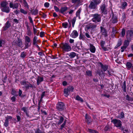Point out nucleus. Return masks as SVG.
Here are the masks:
<instances>
[{"label":"nucleus","instance_id":"6ab92c4d","mask_svg":"<svg viewBox=\"0 0 133 133\" xmlns=\"http://www.w3.org/2000/svg\"><path fill=\"white\" fill-rule=\"evenodd\" d=\"M85 118L87 119L85 121L88 123H89L91 122V120H90V117L88 116L87 114H86Z\"/></svg>","mask_w":133,"mask_h":133},{"label":"nucleus","instance_id":"2f4dec72","mask_svg":"<svg viewBox=\"0 0 133 133\" xmlns=\"http://www.w3.org/2000/svg\"><path fill=\"white\" fill-rule=\"evenodd\" d=\"M64 120V118L62 117H61L60 118V119L59 121V122L58 123V125L61 124L63 122Z\"/></svg>","mask_w":133,"mask_h":133},{"label":"nucleus","instance_id":"0e129e2a","mask_svg":"<svg viewBox=\"0 0 133 133\" xmlns=\"http://www.w3.org/2000/svg\"><path fill=\"white\" fill-rule=\"evenodd\" d=\"M85 35L88 38H89L90 37V36L89 34L87 33H86L85 34Z\"/></svg>","mask_w":133,"mask_h":133},{"label":"nucleus","instance_id":"a18cd8bd","mask_svg":"<svg viewBox=\"0 0 133 133\" xmlns=\"http://www.w3.org/2000/svg\"><path fill=\"white\" fill-rule=\"evenodd\" d=\"M20 11L21 12L24 14H26L27 13L26 11H25L24 10L22 9H21L20 10Z\"/></svg>","mask_w":133,"mask_h":133},{"label":"nucleus","instance_id":"f704fd0d","mask_svg":"<svg viewBox=\"0 0 133 133\" xmlns=\"http://www.w3.org/2000/svg\"><path fill=\"white\" fill-rule=\"evenodd\" d=\"M68 89L69 90V92L70 91L72 92L73 91L74 88L70 86L68 88Z\"/></svg>","mask_w":133,"mask_h":133},{"label":"nucleus","instance_id":"2eb2a0df","mask_svg":"<svg viewBox=\"0 0 133 133\" xmlns=\"http://www.w3.org/2000/svg\"><path fill=\"white\" fill-rule=\"evenodd\" d=\"M43 80V77H40L39 76L38 77L37 80V85H39L40 83L42 82Z\"/></svg>","mask_w":133,"mask_h":133},{"label":"nucleus","instance_id":"9d476101","mask_svg":"<svg viewBox=\"0 0 133 133\" xmlns=\"http://www.w3.org/2000/svg\"><path fill=\"white\" fill-rule=\"evenodd\" d=\"M78 36V33L76 30H74L70 35L73 38H76Z\"/></svg>","mask_w":133,"mask_h":133},{"label":"nucleus","instance_id":"e2e57ef3","mask_svg":"<svg viewBox=\"0 0 133 133\" xmlns=\"http://www.w3.org/2000/svg\"><path fill=\"white\" fill-rule=\"evenodd\" d=\"M22 94V91H21V90L19 89V96H21V94Z\"/></svg>","mask_w":133,"mask_h":133},{"label":"nucleus","instance_id":"4c0bfd02","mask_svg":"<svg viewBox=\"0 0 133 133\" xmlns=\"http://www.w3.org/2000/svg\"><path fill=\"white\" fill-rule=\"evenodd\" d=\"M10 26V24L9 23V21H7L5 24V28H9Z\"/></svg>","mask_w":133,"mask_h":133},{"label":"nucleus","instance_id":"9b49d317","mask_svg":"<svg viewBox=\"0 0 133 133\" xmlns=\"http://www.w3.org/2000/svg\"><path fill=\"white\" fill-rule=\"evenodd\" d=\"M1 10L3 12H5L7 13H9L10 11V9L9 7L7 6L3 8H2Z\"/></svg>","mask_w":133,"mask_h":133},{"label":"nucleus","instance_id":"680f3d73","mask_svg":"<svg viewBox=\"0 0 133 133\" xmlns=\"http://www.w3.org/2000/svg\"><path fill=\"white\" fill-rule=\"evenodd\" d=\"M63 86H65L67 84V82L65 81H64L63 82Z\"/></svg>","mask_w":133,"mask_h":133},{"label":"nucleus","instance_id":"e433bc0d","mask_svg":"<svg viewBox=\"0 0 133 133\" xmlns=\"http://www.w3.org/2000/svg\"><path fill=\"white\" fill-rule=\"evenodd\" d=\"M66 122V120H65L63 123L61 125V129H62L64 127Z\"/></svg>","mask_w":133,"mask_h":133},{"label":"nucleus","instance_id":"1a4fd4ad","mask_svg":"<svg viewBox=\"0 0 133 133\" xmlns=\"http://www.w3.org/2000/svg\"><path fill=\"white\" fill-rule=\"evenodd\" d=\"M9 6L10 8L13 9H17L18 7V4L17 3L14 4L12 2H11L10 3Z\"/></svg>","mask_w":133,"mask_h":133},{"label":"nucleus","instance_id":"69168bd1","mask_svg":"<svg viewBox=\"0 0 133 133\" xmlns=\"http://www.w3.org/2000/svg\"><path fill=\"white\" fill-rule=\"evenodd\" d=\"M17 118L18 121H19L20 119V117L19 116H17Z\"/></svg>","mask_w":133,"mask_h":133},{"label":"nucleus","instance_id":"20e7f679","mask_svg":"<svg viewBox=\"0 0 133 133\" xmlns=\"http://www.w3.org/2000/svg\"><path fill=\"white\" fill-rule=\"evenodd\" d=\"M24 37L25 39V42L26 43L24 48L26 49L28 48L29 46V43L31 42L30 38L27 35H25Z\"/></svg>","mask_w":133,"mask_h":133},{"label":"nucleus","instance_id":"de8ad7c7","mask_svg":"<svg viewBox=\"0 0 133 133\" xmlns=\"http://www.w3.org/2000/svg\"><path fill=\"white\" fill-rule=\"evenodd\" d=\"M26 56V54L24 52H22L21 53V57L24 58Z\"/></svg>","mask_w":133,"mask_h":133},{"label":"nucleus","instance_id":"bb28decb","mask_svg":"<svg viewBox=\"0 0 133 133\" xmlns=\"http://www.w3.org/2000/svg\"><path fill=\"white\" fill-rule=\"evenodd\" d=\"M126 66L128 69H130L132 67V64L130 62H128L126 64Z\"/></svg>","mask_w":133,"mask_h":133},{"label":"nucleus","instance_id":"39448f33","mask_svg":"<svg viewBox=\"0 0 133 133\" xmlns=\"http://www.w3.org/2000/svg\"><path fill=\"white\" fill-rule=\"evenodd\" d=\"M64 103L60 102L58 103L57 105V109L59 110H62L64 108Z\"/></svg>","mask_w":133,"mask_h":133},{"label":"nucleus","instance_id":"864d4df0","mask_svg":"<svg viewBox=\"0 0 133 133\" xmlns=\"http://www.w3.org/2000/svg\"><path fill=\"white\" fill-rule=\"evenodd\" d=\"M12 118V117L10 116H8L6 117V119L7 121H9V119H11Z\"/></svg>","mask_w":133,"mask_h":133},{"label":"nucleus","instance_id":"6e6552de","mask_svg":"<svg viewBox=\"0 0 133 133\" xmlns=\"http://www.w3.org/2000/svg\"><path fill=\"white\" fill-rule=\"evenodd\" d=\"M21 84L24 85L26 88L29 87H32L33 86L32 85L29 83L28 82L23 81L21 83Z\"/></svg>","mask_w":133,"mask_h":133},{"label":"nucleus","instance_id":"603ef678","mask_svg":"<svg viewBox=\"0 0 133 133\" xmlns=\"http://www.w3.org/2000/svg\"><path fill=\"white\" fill-rule=\"evenodd\" d=\"M124 116V113L123 112H121L119 116L120 118H122Z\"/></svg>","mask_w":133,"mask_h":133},{"label":"nucleus","instance_id":"8fccbe9b","mask_svg":"<svg viewBox=\"0 0 133 133\" xmlns=\"http://www.w3.org/2000/svg\"><path fill=\"white\" fill-rule=\"evenodd\" d=\"M49 3L48 2H46L44 4V6L46 8H48L49 7Z\"/></svg>","mask_w":133,"mask_h":133},{"label":"nucleus","instance_id":"13d9d810","mask_svg":"<svg viewBox=\"0 0 133 133\" xmlns=\"http://www.w3.org/2000/svg\"><path fill=\"white\" fill-rule=\"evenodd\" d=\"M29 18V19L30 20V22L32 23V24H33V20H32V18L30 16H29L28 17Z\"/></svg>","mask_w":133,"mask_h":133},{"label":"nucleus","instance_id":"f257e3e1","mask_svg":"<svg viewBox=\"0 0 133 133\" xmlns=\"http://www.w3.org/2000/svg\"><path fill=\"white\" fill-rule=\"evenodd\" d=\"M61 47L64 51H65L68 52L71 50V47L68 44L66 43L61 44Z\"/></svg>","mask_w":133,"mask_h":133},{"label":"nucleus","instance_id":"c756f323","mask_svg":"<svg viewBox=\"0 0 133 133\" xmlns=\"http://www.w3.org/2000/svg\"><path fill=\"white\" fill-rule=\"evenodd\" d=\"M122 44V41L120 39L118 41V43L117 45L115 46V48H117V47L120 46Z\"/></svg>","mask_w":133,"mask_h":133},{"label":"nucleus","instance_id":"c03bdc74","mask_svg":"<svg viewBox=\"0 0 133 133\" xmlns=\"http://www.w3.org/2000/svg\"><path fill=\"white\" fill-rule=\"evenodd\" d=\"M9 124L8 121L5 120L4 123V125L6 127H7Z\"/></svg>","mask_w":133,"mask_h":133},{"label":"nucleus","instance_id":"5fc2aeb1","mask_svg":"<svg viewBox=\"0 0 133 133\" xmlns=\"http://www.w3.org/2000/svg\"><path fill=\"white\" fill-rule=\"evenodd\" d=\"M55 10L57 12H58L59 11V8L56 6H54V7Z\"/></svg>","mask_w":133,"mask_h":133},{"label":"nucleus","instance_id":"338daca9","mask_svg":"<svg viewBox=\"0 0 133 133\" xmlns=\"http://www.w3.org/2000/svg\"><path fill=\"white\" fill-rule=\"evenodd\" d=\"M36 133H42L41 131H40L39 130H37L36 131Z\"/></svg>","mask_w":133,"mask_h":133},{"label":"nucleus","instance_id":"79ce46f5","mask_svg":"<svg viewBox=\"0 0 133 133\" xmlns=\"http://www.w3.org/2000/svg\"><path fill=\"white\" fill-rule=\"evenodd\" d=\"M26 34L30 36L32 35V33L30 30H29L27 31Z\"/></svg>","mask_w":133,"mask_h":133},{"label":"nucleus","instance_id":"5701e85b","mask_svg":"<svg viewBox=\"0 0 133 133\" xmlns=\"http://www.w3.org/2000/svg\"><path fill=\"white\" fill-rule=\"evenodd\" d=\"M105 42L103 41H102L101 42V45L102 48L104 50H105L106 48L104 47V44H105Z\"/></svg>","mask_w":133,"mask_h":133},{"label":"nucleus","instance_id":"7ed1b4c3","mask_svg":"<svg viewBox=\"0 0 133 133\" xmlns=\"http://www.w3.org/2000/svg\"><path fill=\"white\" fill-rule=\"evenodd\" d=\"M111 122L117 127H119L122 125L121 122L119 119H113L111 121Z\"/></svg>","mask_w":133,"mask_h":133},{"label":"nucleus","instance_id":"6e6d98bb","mask_svg":"<svg viewBox=\"0 0 133 133\" xmlns=\"http://www.w3.org/2000/svg\"><path fill=\"white\" fill-rule=\"evenodd\" d=\"M33 31L34 34H36L37 33V30L34 27H33Z\"/></svg>","mask_w":133,"mask_h":133},{"label":"nucleus","instance_id":"37998d69","mask_svg":"<svg viewBox=\"0 0 133 133\" xmlns=\"http://www.w3.org/2000/svg\"><path fill=\"white\" fill-rule=\"evenodd\" d=\"M76 21V19L75 18H73L72 21V25L73 27H74Z\"/></svg>","mask_w":133,"mask_h":133},{"label":"nucleus","instance_id":"052dcab7","mask_svg":"<svg viewBox=\"0 0 133 133\" xmlns=\"http://www.w3.org/2000/svg\"><path fill=\"white\" fill-rule=\"evenodd\" d=\"M96 27V25H93L91 26V28L92 29H94Z\"/></svg>","mask_w":133,"mask_h":133},{"label":"nucleus","instance_id":"3c124183","mask_svg":"<svg viewBox=\"0 0 133 133\" xmlns=\"http://www.w3.org/2000/svg\"><path fill=\"white\" fill-rule=\"evenodd\" d=\"M16 93V91L14 89H12L11 91V94L12 95H15Z\"/></svg>","mask_w":133,"mask_h":133},{"label":"nucleus","instance_id":"a19ab883","mask_svg":"<svg viewBox=\"0 0 133 133\" xmlns=\"http://www.w3.org/2000/svg\"><path fill=\"white\" fill-rule=\"evenodd\" d=\"M125 31L124 29H123L122 31V36L123 37L125 35Z\"/></svg>","mask_w":133,"mask_h":133},{"label":"nucleus","instance_id":"0eeeda50","mask_svg":"<svg viewBox=\"0 0 133 133\" xmlns=\"http://www.w3.org/2000/svg\"><path fill=\"white\" fill-rule=\"evenodd\" d=\"M100 28L101 30V34L105 36H107L108 35L107 32L106 30L102 26H101Z\"/></svg>","mask_w":133,"mask_h":133},{"label":"nucleus","instance_id":"c85d7f7f","mask_svg":"<svg viewBox=\"0 0 133 133\" xmlns=\"http://www.w3.org/2000/svg\"><path fill=\"white\" fill-rule=\"evenodd\" d=\"M101 67L102 69L104 71H106L108 68V67L107 65H102Z\"/></svg>","mask_w":133,"mask_h":133},{"label":"nucleus","instance_id":"a211bd4d","mask_svg":"<svg viewBox=\"0 0 133 133\" xmlns=\"http://www.w3.org/2000/svg\"><path fill=\"white\" fill-rule=\"evenodd\" d=\"M111 21L114 23H116L117 22V17L116 16H113L112 18Z\"/></svg>","mask_w":133,"mask_h":133},{"label":"nucleus","instance_id":"bf43d9fd","mask_svg":"<svg viewBox=\"0 0 133 133\" xmlns=\"http://www.w3.org/2000/svg\"><path fill=\"white\" fill-rule=\"evenodd\" d=\"M45 91H44L42 93V94L41 95V99H42L43 97L45 95Z\"/></svg>","mask_w":133,"mask_h":133},{"label":"nucleus","instance_id":"4be33fe9","mask_svg":"<svg viewBox=\"0 0 133 133\" xmlns=\"http://www.w3.org/2000/svg\"><path fill=\"white\" fill-rule=\"evenodd\" d=\"M127 5V3L126 2H123L122 3L121 8L122 9H124Z\"/></svg>","mask_w":133,"mask_h":133},{"label":"nucleus","instance_id":"7c9ffc66","mask_svg":"<svg viewBox=\"0 0 133 133\" xmlns=\"http://www.w3.org/2000/svg\"><path fill=\"white\" fill-rule=\"evenodd\" d=\"M68 24L66 22L63 23L62 24L63 27L65 28H66L68 26Z\"/></svg>","mask_w":133,"mask_h":133},{"label":"nucleus","instance_id":"09e8293b","mask_svg":"<svg viewBox=\"0 0 133 133\" xmlns=\"http://www.w3.org/2000/svg\"><path fill=\"white\" fill-rule=\"evenodd\" d=\"M44 32L42 31L40 33V36L41 37H44Z\"/></svg>","mask_w":133,"mask_h":133},{"label":"nucleus","instance_id":"c9c22d12","mask_svg":"<svg viewBox=\"0 0 133 133\" xmlns=\"http://www.w3.org/2000/svg\"><path fill=\"white\" fill-rule=\"evenodd\" d=\"M81 10L80 9H79L77 11L76 15L77 17H79V14L81 12Z\"/></svg>","mask_w":133,"mask_h":133},{"label":"nucleus","instance_id":"f8f14e48","mask_svg":"<svg viewBox=\"0 0 133 133\" xmlns=\"http://www.w3.org/2000/svg\"><path fill=\"white\" fill-rule=\"evenodd\" d=\"M90 51L92 53H95L96 51V48L95 46L91 44H90Z\"/></svg>","mask_w":133,"mask_h":133},{"label":"nucleus","instance_id":"ddd939ff","mask_svg":"<svg viewBox=\"0 0 133 133\" xmlns=\"http://www.w3.org/2000/svg\"><path fill=\"white\" fill-rule=\"evenodd\" d=\"M101 9L102 13L104 14H106L107 10L104 4H103L102 5L101 7Z\"/></svg>","mask_w":133,"mask_h":133},{"label":"nucleus","instance_id":"f03ea898","mask_svg":"<svg viewBox=\"0 0 133 133\" xmlns=\"http://www.w3.org/2000/svg\"><path fill=\"white\" fill-rule=\"evenodd\" d=\"M93 18L92 19V21L95 22H99L101 21V16L98 14L92 15Z\"/></svg>","mask_w":133,"mask_h":133},{"label":"nucleus","instance_id":"f3484780","mask_svg":"<svg viewBox=\"0 0 133 133\" xmlns=\"http://www.w3.org/2000/svg\"><path fill=\"white\" fill-rule=\"evenodd\" d=\"M69 90L68 89L65 88L64 89V95L66 97H67L69 95Z\"/></svg>","mask_w":133,"mask_h":133},{"label":"nucleus","instance_id":"4d7b16f0","mask_svg":"<svg viewBox=\"0 0 133 133\" xmlns=\"http://www.w3.org/2000/svg\"><path fill=\"white\" fill-rule=\"evenodd\" d=\"M11 99L12 102H14L15 101L16 98L15 96H13L11 98Z\"/></svg>","mask_w":133,"mask_h":133},{"label":"nucleus","instance_id":"49530a36","mask_svg":"<svg viewBox=\"0 0 133 133\" xmlns=\"http://www.w3.org/2000/svg\"><path fill=\"white\" fill-rule=\"evenodd\" d=\"M5 43L4 41L3 40L0 41V46H1L3 45Z\"/></svg>","mask_w":133,"mask_h":133},{"label":"nucleus","instance_id":"423d86ee","mask_svg":"<svg viewBox=\"0 0 133 133\" xmlns=\"http://www.w3.org/2000/svg\"><path fill=\"white\" fill-rule=\"evenodd\" d=\"M94 1V2H91L89 6V7L91 9H94L96 7V5L98 4L96 1L95 0H92Z\"/></svg>","mask_w":133,"mask_h":133},{"label":"nucleus","instance_id":"dca6fc26","mask_svg":"<svg viewBox=\"0 0 133 133\" xmlns=\"http://www.w3.org/2000/svg\"><path fill=\"white\" fill-rule=\"evenodd\" d=\"M130 39H128L127 40H125L124 42V45L126 47H127L129 44V43L130 41H131Z\"/></svg>","mask_w":133,"mask_h":133},{"label":"nucleus","instance_id":"b1692460","mask_svg":"<svg viewBox=\"0 0 133 133\" xmlns=\"http://www.w3.org/2000/svg\"><path fill=\"white\" fill-rule=\"evenodd\" d=\"M75 99L76 100L82 102H83V99L78 95H77Z\"/></svg>","mask_w":133,"mask_h":133},{"label":"nucleus","instance_id":"774afa93","mask_svg":"<svg viewBox=\"0 0 133 133\" xmlns=\"http://www.w3.org/2000/svg\"><path fill=\"white\" fill-rule=\"evenodd\" d=\"M123 133H128V130L125 129L123 132Z\"/></svg>","mask_w":133,"mask_h":133},{"label":"nucleus","instance_id":"ea45409f","mask_svg":"<svg viewBox=\"0 0 133 133\" xmlns=\"http://www.w3.org/2000/svg\"><path fill=\"white\" fill-rule=\"evenodd\" d=\"M127 47H126V46H125L124 45L123 46H122L121 48V52H123L124 51V50L126 49Z\"/></svg>","mask_w":133,"mask_h":133},{"label":"nucleus","instance_id":"393cba45","mask_svg":"<svg viewBox=\"0 0 133 133\" xmlns=\"http://www.w3.org/2000/svg\"><path fill=\"white\" fill-rule=\"evenodd\" d=\"M67 9V7H65L62 8L61 9V12L62 13H63L66 11Z\"/></svg>","mask_w":133,"mask_h":133},{"label":"nucleus","instance_id":"473e14b6","mask_svg":"<svg viewBox=\"0 0 133 133\" xmlns=\"http://www.w3.org/2000/svg\"><path fill=\"white\" fill-rule=\"evenodd\" d=\"M87 75L89 76H91L92 75V72L90 70H87L86 71Z\"/></svg>","mask_w":133,"mask_h":133},{"label":"nucleus","instance_id":"412c9836","mask_svg":"<svg viewBox=\"0 0 133 133\" xmlns=\"http://www.w3.org/2000/svg\"><path fill=\"white\" fill-rule=\"evenodd\" d=\"M27 108L24 107L22 108L21 110H22L23 111H24V112L26 113L27 116H28V112H27Z\"/></svg>","mask_w":133,"mask_h":133},{"label":"nucleus","instance_id":"72a5a7b5","mask_svg":"<svg viewBox=\"0 0 133 133\" xmlns=\"http://www.w3.org/2000/svg\"><path fill=\"white\" fill-rule=\"evenodd\" d=\"M88 130L89 132L91 133H98L97 131L91 129H88Z\"/></svg>","mask_w":133,"mask_h":133},{"label":"nucleus","instance_id":"a878e982","mask_svg":"<svg viewBox=\"0 0 133 133\" xmlns=\"http://www.w3.org/2000/svg\"><path fill=\"white\" fill-rule=\"evenodd\" d=\"M37 37L36 36H35L33 39V44H35L37 43Z\"/></svg>","mask_w":133,"mask_h":133},{"label":"nucleus","instance_id":"4468645a","mask_svg":"<svg viewBox=\"0 0 133 133\" xmlns=\"http://www.w3.org/2000/svg\"><path fill=\"white\" fill-rule=\"evenodd\" d=\"M133 34V32L131 30H128L127 32V38H129Z\"/></svg>","mask_w":133,"mask_h":133},{"label":"nucleus","instance_id":"aec40b11","mask_svg":"<svg viewBox=\"0 0 133 133\" xmlns=\"http://www.w3.org/2000/svg\"><path fill=\"white\" fill-rule=\"evenodd\" d=\"M8 4V3L6 2H1V5L2 8H3L7 6Z\"/></svg>","mask_w":133,"mask_h":133},{"label":"nucleus","instance_id":"58836bf2","mask_svg":"<svg viewBox=\"0 0 133 133\" xmlns=\"http://www.w3.org/2000/svg\"><path fill=\"white\" fill-rule=\"evenodd\" d=\"M122 87L124 91V92H126V86L125 85V81L124 82V84L123 85V86Z\"/></svg>","mask_w":133,"mask_h":133},{"label":"nucleus","instance_id":"cd10ccee","mask_svg":"<svg viewBox=\"0 0 133 133\" xmlns=\"http://www.w3.org/2000/svg\"><path fill=\"white\" fill-rule=\"evenodd\" d=\"M76 56V54L74 52H72L70 53L69 55V57L71 58H73L74 57Z\"/></svg>","mask_w":133,"mask_h":133}]
</instances>
